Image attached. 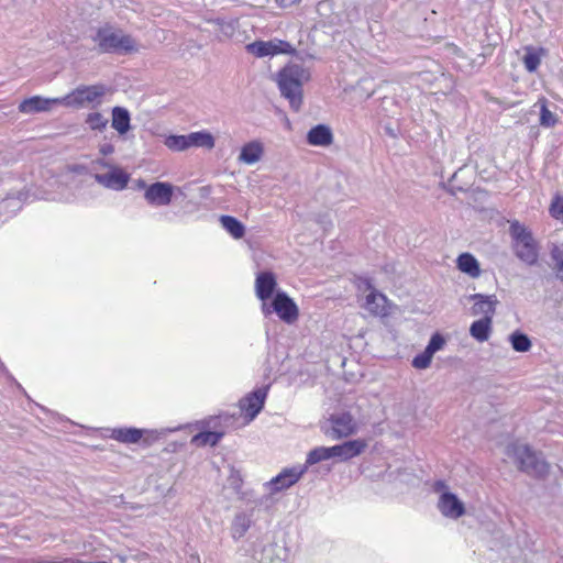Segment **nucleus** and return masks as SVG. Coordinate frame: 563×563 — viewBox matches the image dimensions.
<instances>
[{
	"label": "nucleus",
	"instance_id": "nucleus-1",
	"mask_svg": "<svg viewBox=\"0 0 563 563\" xmlns=\"http://www.w3.org/2000/svg\"><path fill=\"white\" fill-rule=\"evenodd\" d=\"M310 71L301 64L288 63L276 74L280 96L288 100L294 111L302 106L303 84L310 79Z\"/></svg>",
	"mask_w": 563,
	"mask_h": 563
},
{
	"label": "nucleus",
	"instance_id": "nucleus-2",
	"mask_svg": "<svg viewBox=\"0 0 563 563\" xmlns=\"http://www.w3.org/2000/svg\"><path fill=\"white\" fill-rule=\"evenodd\" d=\"M91 40L100 54L126 55L139 51L135 40L130 34L114 30L108 23L98 27Z\"/></svg>",
	"mask_w": 563,
	"mask_h": 563
},
{
	"label": "nucleus",
	"instance_id": "nucleus-3",
	"mask_svg": "<svg viewBox=\"0 0 563 563\" xmlns=\"http://www.w3.org/2000/svg\"><path fill=\"white\" fill-rule=\"evenodd\" d=\"M239 563H288L287 550L264 540L246 542L239 554Z\"/></svg>",
	"mask_w": 563,
	"mask_h": 563
},
{
	"label": "nucleus",
	"instance_id": "nucleus-4",
	"mask_svg": "<svg viewBox=\"0 0 563 563\" xmlns=\"http://www.w3.org/2000/svg\"><path fill=\"white\" fill-rule=\"evenodd\" d=\"M509 234L515 255L528 266L536 265L539 260V245L532 232L518 220H514L509 225Z\"/></svg>",
	"mask_w": 563,
	"mask_h": 563
},
{
	"label": "nucleus",
	"instance_id": "nucleus-5",
	"mask_svg": "<svg viewBox=\"0 0 563 563\" xmlns=\"http://www.w3.org/2000/svg\"><path fill=\"white\" fill-rule=\"evenodd\" d=\"M508 454L515 457L518 468L534 478H544L550 471V464L541 453L533 451L527 444H510Z\"/></svg>",
	"mask_w": 563,
	"mask_h": 563
},
{
	"label": "nucleus",
	"instance_id": "nucleus-6",
	"mask_svg": "<svg viewBox=\"0 0 563 563\" xmlns=\"http://www.w3.org/2000/svg\"><path fill=\"white\" fill-rule=\"evenodd\" d=\"M262 312L265 317L274 312L288 324L294 323L299 316L296 302L283 290H277L269 303H262Z\"/></svg>",
	"mask_w": 563,
	"mask_h": 563
},
{
	"label": "nucleus",
	"instance_id": "nucleus-7",
	"mask_svg": "<svg viewBox=\"0 0 563 563\" xmlns=\"http://www.w3.org/2000/svg\"><path fill=\"white\" fill-rule=\"evenodd\" d=\"M107 92V87L103 84L97 85H81L62 97L63 106L71 108H81L85 103H90L93 107L101 104V99Z\"/></svg>",
	"mask_w": 563,
	"mask_h": 563
},
{
	"label": "nucleus",
	"instance_id": "nucleus-8",
	"mask_svg": "<svg viewBox=\"0 0 563 563\" xmlns=\"http://www.w3.org/2000/svg\"><path fill=\"white\" fill-rule=\"evenodd\" d=\"M323 433L332 439L339 440L354 434L357 424L349 411L334 412L321 426Z\"/></svg>",
	"mask_w": 563,
	"mask_h": 563
},
{
	"label": "nucleus",
	"instance_id": "nucleus-9",
	"mask_svg": "<svg viewBox=\"0 0 563 563\" xmlns=\"http://www.w3.org/2000/svg\"><path fill=\"white\" fill-rule=\"evenodd\" d=\"M269 385L258 387L239 401V408L244 423L252 422L263 410L268 394Z\"/></svg>",
	"mask_w": 563,
	"mask_h": 563
},
{
	"label": "nucleus",
	"instance_id": "nucleus-10",
	"mask_svg": "<svg viewBox=\"0 0 563 563\" xmlns=\"http://www.w3.org/2000/svg\"><path fill=\"white\" fill-rule=\"evenodd\" d=\"M306 473V466H292L282 470L276 476L264 484L269 494H277L294 486Z\"/></svg>",
	"mask_w": 563,
	"mask_h": 563
},
{
	"label": "nucleus",
	"instance_id": "nucleus-11",
	"mask_svg": "<svg viewBox=\"0 0 563 563\" xmlns=\"http://www.w3.org/2000/svg\"><path fill=\"white\" fill-rule=\"evenodd\" d=\"M246 51L258 58L273 57L278 54H290L294 47L287 41L283 40H257L246 45Z\"/></svg>",
	"mask_w": 563,
	"mask_h": 563
},
{
	"label": "nucleus",
	"instance_id": "nucleus-12",
	"mask_svg": "<svg viewBox=\"0 0 563 563\" xmlns=\"http://www.w3.org/2000/svg\"><path fill=\"white\" fill-rule=\"evenodd\" d=\"M93 179L106 189L122 191L128 187L131 180V175L125 169L117 165L110 167V170H107L106 173H96L93 175Z\"/></svg>",
	"mask_w": 563,
	"mask_h": 563
},
{
	"label": "nucleus",
	"instance_id": "nucleus-13",
	"mask_svg": "<svg viewBox=\"0 0 563 563\" xmlns=\"http://www.w3.org/2000/svg\"><path fill=\"white\" fill-rule=\"evenodd\" d=\"M176 186L169 181H154L144 192V199L150 206H168L174 199Z\"/></svg>",
	"mask_w": 563,
	"mask_h": 563
},
{
	"label": "nucleus",
	"instance_id": "nucleus-14",
	"mask_svg": "<svg viewBox=\"0 0 563 563\" xmlns=\"http://www.w3.org/2000/svg\"><path fill=\"white\" fill-rule=\"evenodd\" d=\"M438 509L443 517L450 519H459L466 512L464 503L452 492H443L439 496Z\"/></svg>",
	"mask_w": 563,
	"mask_h": 563
},
{
	"label": "nucleus",
	"instance_id": "nucleus-15",
	"mask_svg": "<svg viewBox=\"0 0 563 563\" xmlns=\"http://www.w3.org/2000/svg\"><path fill=\"white\" fill-rule=\"evenodd\" d=\"M277 280L276 276L271 271L260 272L255 279V292L260 300L266 302L268 299L272 300L276 294Z\"/></svg>",
	"mask_w": 563,
	"mask_h": 563
},
{
	"label": "nucleus",
	"instance_id": "nucleus-16",
	"mask_svg": "<svg viewBox=\"0 0 563 563\" xmlns=\"http://www.w3.org/2000/svg\"><path fill=\"white\" fill-rule=\"evenodd\" d=\"M54 104H63L60 98H44L41 96H33L24 99L19 104V111L26 114L48 111Z\"/></svg>",
	"mask_w": 563,
	"mask_h": 563
},
{
	"label": "nucleus",
	"instance_id": "nucleus-17",
	"mask_svg": "<svg viewBox=\"0 0 563 563\" xmlns=\"http://www.w3.org/2000/svg\"><path fill=\"white\" fill-rule=\"evenodd\" d=\"M306 142L311 146L327 147L333 143V132L329 125L319 123L307 132Z\"/></svg>",
	"mask_w": 563,
	"mask_h": 563
},
{
	"label": "nucleus",
	"instance_id": "nucleus-18",
	"mask_svg": "<svg viewBox=\"0 0 563 563\" xmlns=\"http://www.w3.org/2000/svg\"><path fill=\"white\" fill-rule=\"evenodd\" d=\"M470 300L474 301L472 314H484V317L493 319L498 302L494 295L473 294L470 296Z\"/></svg>",
	"mask_w": 563,
	"mask_h": 563
},
{
	"label": "nucleus",
	"instance_id": "nucleus-19",
	"mask_svg": "<svg viewBox=\"0 0 563 563\" xmlns=\"http://www.w3.org/2000/svg\"><path fill=\"white\" fill-rule=\"evenodd\" d=\"M109 438L123 444H136L141 442L143 431L136 427H117L109 429Z\"/></svg>",
	"mask_w": 563,
	"mask_h": 563
},
{
	"label": "nucleus",
	"instance_id": "nucleus-20",
	"mask_svg": "<svg viewBox=\"0 0 563 563\" xmlns=\"http://www.w3.org/2000/svg\"><path fill=\"white\" fill-rule=\"evenodd\" d=\"M111 126L119 135H125L131 130V114L124 107L115 106L112 108Z\"/></svg>",
	"mask_w": 563,
	"mask_h": 563
},
{
	"label": "nucleus",
	"instance_id": "nucleus-21",
	"mask_svg": "<svg viewBox=\"0 0 563 563\" xmlns=\"http://www.w3.org/2000/svg\"><path fill=\"white\" fill-rule=\"evenodd\" d=\"M456 267L460 272L472 278L479 277L482 273L479 262L472 253L468 252H464L457 256Z\"/></svg>",
	"mask_w": 563,
	"mask_h": 563
},
{
	"label": "nucleus",
	"instance_id": "nucleus-22",
	"mask_svg": "<svg viewBox=\"0 0 563 563\" xmlns=\"http://www.w3.org/2000/svg\"><path fill=\"white\" fill-rule=\"evenodd\" d=\"M263 153V145L258 141H251L241 147L239 161L247 165H253L262 158Z\"/></svg>",
	"mask_w": 563,
	"mask_h": 563
},
{
	"label": "nucleus",
	"instance_id": "nucleus-23",
	"mask_svg": "<svg viewBox=\"0 0 563 563\" xmlns=\"http://www.w3.org/2000/svg\"><path fill=\"white\" fill-rule=\"evenodd\" d=\"M387 298L384 294L372 289L365 298V308L375 316H386L387 309L385 303Z\"/></svg>",
	"mask_w": 563,
	"mask_h": 563
},
{
	"label": "nucleus",
	"instance_id": "nucleus-24",
	"mask_svg": "<svg viewBox=\"0 0 563 563\" xmlns=\"http://www.w3.org/2000/svg\"><path fill=\"white\" fill-rule=\"evenodd\" d=\"M493 319L490 317H483L472 322L470 327V334L478 342H485L492 334Z\"/></svg>",
	"mask_w": 563,
	"mask_h": 563
},
{
	"label": "nucleus",
	"instance_id": "nucleus-25",
	"mask_svg": "<svg viewBox=\"0 0 563 563\" xmlns=\"http://www.w3.org/2000/svg\"><path fill=\"white\" fill-rule=\"evenodd\" d=\"M223 438L222 430L202 429L191 438V443L198 446H217Z\"/></svg>",
	"mask_w": 563,
	"mask_h": 563
},
{
	"label": "nucleus",
	"instance_id": "nucleus-26",
	"mask_svg": "<svg viewBox=\"0 0 563 563\" xmlns=\"http://www.w3.org/2000/svg\"><path fill=\"white\" fill-rule=\"evenodd\" d=\"M221 227L235 240L245 235V225L238 218L229 214H222L219 218Z\"/></svg>",
	"mask_w": 563,
	"mask_h": 563
},
{
	"label": "nucleus",
	"instance_id": "nucleus-27",
	"mask_svg": "<svg viewBox=\"0 0 563 563\" xmlns=\"http://www.w3.org/2000/svg\"><path fill=\"white\" fill-rule=\"evenodd\" d=\"M368 443L365 439L357 438L342 442L343 462H347L356 456H360Z\"/></svg>",
	"mask_w": 563,
	"mask_h": 563
},
{
	"label": "nucleus",
	"instance_id": "nucleus-28",
	"mask_svg": "<svg viewBox=\"0 0 563 563\" xmlns=\"http://www.w3.org/2000/svg\"><path fill=\"white\" fill-rule=\"evenodd\" d=\"M252 525V515L247 512H239L234 516L231 526L232 538L239 540L245 536Z\"/></svg>",
	"mask_w": 563,
	"mask_h": 563
},
{
	"label": "nucleus",
	"instance_id": "nucleus-29",
	"mask_svg": "<svg viewBox=\"0 0 563 563\" xmlns=\"http://www.w3.org/2000/svg\"><path fill=\"white\" fill-rule=\"evenodd\" d=\"M548 103L549 101L544 97H541L536 103V107H539L540 112L539 123L545 129L553 128L559 122L558 115L549 109Z\"/></svg>",
	"mask_w": 563,
	"mask_h": 563
},
{
	"label": "nucleus",
	"instance_id": "nucleus-30",
	"mask_svg": "<svg viewBox=\"0 0 563 563\" xmlns=\"http://www.w3.org/2000/svg\"><path fill=\"white\" fill-rule=\"evenodd\" d=\"M180 429H181L180 426H177L174 428H161V429H144V428H142L143 438L141 439V441L143 442V444L145 446H150V445L154 444L155 442L159 441L161 439H164L168 434L176 432Z\"/></svg>",
	"mask_w": 563,
	"mask_h": 563
},
{
	"label": "nucleus",
	"instance_id": "nucleus-31",
	"mask_svg": "<svg viewBox=\"0 0 563 563\" xmlns=\"http://www.w3.org/2000/svg\"><path fill=\"white\" fill-rule=\"evenodd\" d=\"M508 340L512 350L519 353H526L532 346L529 335L520 330H516L510 333Z\"/></svg>",
	"mask_w": 563,
	"mask_h": 563
},
{
	"label": "nucleus",
	"instance_id": "nucleus-32",
	"mask_svg": "<svg viewBox=\"0 0 563 563\" xmlns=\"http://www.w3.org/2000/svg\"><path fill=\"white\" fill-rule=\"evenodd\" d=\"M218 416H219L220 421H222L225 432L229 430H236L246 424V423H244L243 417L241 416V412H239V411H233V412L223 411V412H220Z\"/></svg>",
	"mask_w": 563,
	"mask_h": 563
},
{
	"label": "nucleus",
	"instance_id": "nucleus-33",
	"mask_svg": "<svg viewBox=\"0 0 563 563\" xmlns=\"http://www.w3.org/2000/svg\"><path fill=\"white\" fill-rule=\"evenodd\" d=\"M543 48L527 47L522 62L529 73H534L539 68Z\"/></svg>",
	"mask_w": 563,
	"mask_h": 563
},
{
	"label": "nucleus",
	"instance_id": "nucleus-34",
	"mask_svg": "<svg viewBox=\"0 0 563 563\" xmlns=\"http://www.w3.org/2000/svg\"><path fill=\"white\" fill-rule=\"evenodd\" d=\"M328 460L330 457L327 446H317L308 452L306 462L301 466H306L307 471L309 466Z\"/></svg>",
	"mask_w": 563,
	"mask_h": 563
},
{
	"label": "nucleus",
	"instance_id": "nucleus-35",
	"mask_svg": "<svg viewBox=\"0 0 563 563\" xmlns=\"http://www.w3.org/2000/svg\"><path fill=\"white\" fill-rule=\"evenodd\" d=\"M550 257L554 263V271L558 278H563V244H552Z\"/></svg>",
	"mask_w": 563,
	"mask_h": 563
},
{
	"label": "nucleus",
	"instance_id": "nucleus-36",
	"mask_svg": "<svg viewBox=\"0 0 563 563\" xmlns=\"http://www.w3.org/2000/svg\"><path fill=\"white\" fill-rule=\"evenodd\" d=\"M85 122L90 130L101 132L107 128L109 121L100 112H90Z\"/></svg>",
	"mask_w": 563,
	"mask_h": 563
},
{
	"label": "nucleus",
	"instance_id": "nucleus-37",
	"mask_svg": "<svg viewBox=\"0 0 563 563\" xmlns=\"http://www.w3.org/2000/svg\"><path fill=\"white\" fill-rule=\"evenodd\" d=\"M164 144L172 151L183 152L187 148L186 134H169L165 137Z\"/></svg>",
	"mask_w": 563,
	"mask_h": 563
},
{
	"label": "nucleus",
	"instance_id": "nucleus-38",
	"mask_svg": "<svg viewBox=\"0 0 563 563\" xmlns=\"http://www.w3.org/2000/svg\"><path fill=\"white\" fill-rule=\"evenodd\" d=\"M228 483L229 487L240 497V499H244V494L242 492L243 478L239 471H231V474L228 478Z\"/></svg>",
	"mask_w": 563,
	"mask_h": 563
},
{
	"label": "nucleus",
	"instance_id": "nucleus-39",
	"mask_svg": "<svg viewBox=\"0 0 563 563\" xmlns=\"http://www.w3.org/2000/svg\"><path fill=\"white\" fill-rule=\"evenodd\" d=\"M445 345V338L440 332H434L424 347L432 356Z\"/></svg>",
	"mask_w": 563,
	"mask_h": 563
},
{
	"label": "nucleus",
	"instance_id": "nucleus-40",
	"mask_svg": "<svg viewBox=\"0 0 563 563\" xmlns=\"http://www.w3.org/2000/svg\"><path fill=\"white\" fill-rule=\"evenodd\" d=\"M432 358L433 356L424 349L422 352L413 356L411 365L417 369H426L430 366Z\"/></svg>",
	"mask_w": 563,
	"mask_h": 563
},
{
	"label": "nucleus",
	"instance_id": "nucleus-41",
	"mask_svg": "<svg viewBox=\"0 0 563 563\" xmlns=\"http://www.w3.org/2000/svg\"><path fill=\"white\" fill-rule=\"evenodd\" d=\"M214 137L209 131H197V147L211 150L214 147Z\"/></svg>",
	"mask_w": 563,
	"mask_h": 563
},
{
	"label": "nucleus",
	"instance_id": "nucleus-42",
	"mask_svg": "<svg viewBox=\"0 0 563 563\" xmlns=\"http://www.w3.org/2000/svg\"><path fill=\"white\" fill-rule=\"evenodd\" d=\"M550 216L556 220H563V197L556 195L549 208Z\"/></svg>",
	"mask_w": 563,
	"mask_h": 563
},
{
	"label": "nucleus",
	"instance_id": "nucleus-43",
	"mask_svg": "<svg viewBox=\"0 0 563 563\" xmlns=\"http://www.w3.org/2000/svg\"><path fill=\"white\" fill-rule=\"evenodd\" d=\"M9 207H12V213H14L16 210L21 207V199L20 197H13L11 195H8L5 198H3L0 201V213H2L4 210H7Z\"/></svg>",
	"mask_w": 563,
	"mask_h": 563
},
{
	"label": "nucleus",
	"instance_id": "nucleus-44",
	"mask_svg": "<svg viewBox=\"0 0 563 563\" xmlns=\"http://www.w3.org/2000/svg\"><path fill=\"white\" fill-rule=\"evenodd\" d=\"M203 426L211 430H222L223 437L225 435V430L223 428L222 421H220L219 416H210L209 418L202 421Z\"/></svg>",
	"mask_w": 563,
	"mask_h": 563
},
{
	"label": "nucleus",
	"instance_id": "nucleus-45",
	"mask_svg": "<svg viewBox=\"0 0 563 563\" xmlns=\"http://www.w3.org/2000/svg\"><path fill=\"white\" fill-rule=\"evenodd\" d=\"M327 449H328L330 459L336 457V459H339V461L343 462L342 443H339V444H335L332 446H327Z\"/></svg>",
	"mask_w": 563,
	"mask_h": 563
},
{
	"label": "nucleus",
	"instance_id": "nucleus-46",
	"mask_svg": "<svg viewBox=\"0 0 563 563\" xmlns=\"http://www.w3.org/2000/svg\"><path fill=\"white\" fill-rule=\"evenodd\" d=\"M432 489L433 492L439 493L440 495L443 492H450L445 481L443 479H437L432 485Z\"/></svg>",
	"mask_w": 563,
	"mask_h": 563
},
{
	"label": "nucleus",
	"instance_id": "nucleus-47",
	"mask_svg": "<svg viewBox=\"0 0 563 563\" xmlns=\"http://www.w3.org/2000/svg\"><path fill=\"white\" fill-rule=\"evenodd\" d=\"M99 152L103 156H109L114 153V146L110 142H104L99 145Z\"/></svg>",
	"mask_w": 563,
	"mask_h": 563
},
{
	"label": "nucleus",
	"instance_id": "nucleus-48",
	"mask_svg": "<svg viewBox=\"0 0 563 563\" xmlns=\"http://www.w3.org/2000/svg\"><path fill=\"white\" fill-rule=\"evenodd\" d=\"M37 563H88L86 561H81L74 558H65L62 561H48V560H40Z\"/></svg>",
	"mask_w": 563,
	"mask_h": 563
},
{
	"label": "nucleus",
	"instance_id": "nucleus-49",
	"mask_svg": "<svg viewBox=\"0 0 563 563\" xmlns=\"http://www.w3.org/2000/svg\"><path fill=\"white\" fill-rule=\"evenodd\" d=\"M441 187L451 196H455L457 192L464 191L462 187H455L445 183H441Z\"/></svg>",
	"mask_w": 563,
	"mask_h": 563
},
{
	"label": "nucleus",
	"instance_id": "nucleus-50",
	"mask_svg": "<svg viewBox=\"0 0 563 563\" xmlns=\"http://www.w3.org/2000/svg\"><path fill=\"white\" fill-rule=\"evenodd\" d=\"M187 148L197 147V132L186 134Z\"/></svg>",
	"mask_w": 563,
	"mask_h": 563
},
{
	"label": "nucleus",
	"instance_id": "nucleus-51",
	"mask_svg": "<svg viewBox=\"0 0 563 563\" xmlns=\"http://www.w3.org/2000/svg\"><path fill=\"white\" fill-rule=\"evenodd\" d=\"M301 0H276V3L280 7V8H288V7H291L294 4H297L299 3Z\"/></svg>",
	"mask_w": 563,
	"mask_h": 563
},
{
	"label": "nucleus",
	"instance_id": "nucleus-52",
	"mask_svg": "<svg viewBox=\"0 0 563 563\" xmlns=\"http://www.w3.org/2000/svg\"><path fill=\"white\" fill-rule=\"evenodd\" d=\"M150 185L142 178H139L136 181H135V189L136 190H144V192H146V188H148Z\"/></svg>",
	"mask_w": 563,
	"mask_h": 563
},
{
	"label": "nucleus",
	"instance_id": "nucleus-53",
	"mask_svg": "<svg viewBox=\"0 0 563 563\" xmlns=\"http://www.w3.org/2000/svg\"><path fill=\"white\" fill-rule=\"evenodd\" d=\"M99 166L103 167V168H107L108 170H110V167L112 166H117L115 164H112L108 161H106L104 158H99L97 159L96 162Z\"/></svg>",
	"mask_w": 563,
	"mask_h": 563
},
{
	"label": "nucleus",
	"instance_id": "nucleus-54",
	"mask_svg": "<svg viewBox=\"0 0 563 563\" xmlns=\"http://www.w3.org/2000/svg\"><path fill=\"white\" fill-rule=\"evenodd\" d=\"M199 192H200V197L201 198H207L211 194V187L210 186H202L199 189Z\"/></svg>",
	"mask_w": 563,
	"mask_h": 563
},
{
	"label": "nucleus",
	"instance_id": "nucleus-55",
	"mask_svg": "<svg viewBox=\"0 0 563 563\" xmlns=\"http://www.w3.org/2000/svg\"><path fill=\"white\" fill-rule=\"evenodd\" d=\"M385 132H386V134H388V135H389L390 137H393V139H396V137H397V135H398V131H397V130H395V129H394V128H391V126H385Z\"/></svg>",
	"mask_w": 563,
	"mask_h": 563
},
{
	"label": "nucleus",
	"instance_id": "nucleus-56",
	"mask_svg": "<svg viewBox=\"0 0 563 563\" xmlns=\"http://www.w3.org/2000/svg\"><path fill=\"white\" fill-rule=\"evenodd\" d=\"M175 195H177L179 197H184V198L186 197L184 189L181 187H177V186H176Z\"/></svg>",
	"mask_w": 563,
	"mask_h": 563
},
{
	"label": "nucleus",
	"instance_id": "nucleus-57",
	"mask_svg": "<svg viewBox=\"0 0 563 563\" xmlns=\"http://www.w3.org/2000/svg\"><path fill=\"white\" fill-rule=\"evenodd\" d=\"M36 406L41 409V411H43V412H45V413H48V412H49V411H48V409H47V408H45L44 406H41V405H38V404H36Z\"/></svg>",
	"mask_w": 563,
	"mask_h": 563
},
{
	"label": "nucleus",
	"instance_id": "nucleus-58",
	"mask_svg": "<svg viewBox=\"0 0 563 563\" xmlns=\"http://www.w3.org/2000/svg\"><path fill=\"white\" fill-rule=\"evenodd\" d=\"M456 175H457V173L455 172V173L450 177V179H449V181H448L446 184H450V185H451V183H452L453 180H455Z\"/></svg>",
	"mask_w": 563,
	"mask_h": 563
},
{
	"label": "nucleus",
	"instance_id": "nucleus-59",
	"mask_svg": "<svg viewBox=\"0 0 563 563\" xmlns=\"http://www.w3.org/2000/svg\"><path fill=\"white\" fill-rule=\"evenodd\" d=\"M117 558L120 560V562L124 563L125 562V556L123 555H117Z\"/></svg>",
	"mask_w": 563,
	"mask_h": 563
}]
</instances>
